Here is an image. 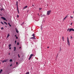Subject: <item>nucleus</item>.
Instances as JSON below:
<instances>
[{"label":"nucleus","mask_w":74,"mask_h":74,"mask_svg":"<svg viewBox=\"0 0 74 74\" xmlns=\"http://www.w3.org/2000/svg\"><path fill=\"white\" fill-rule=\"evenodd\" d=\"M16 5L17 6V12H18V14H19V10H18V1H17L16 2Z\"/></svg>","instance_id":"nucleus-1"},{"label":"nucleus","mask_w":74,"mask_h":74,"mask_svg":"<svg viewBox=\"0 0 74 74\" xmlns=\"http://www.w3.org/2000/svg\"><path fill=\"white\" fill-rule=\"evenodd\" d=\"M51 12V10L48 11L47 12V15H50Z\"/></svg>","instance_id":"nucleus-2"},{"label":"nucleus","mask_w":74,"mask_h":74,"mask_svg":"<svg viewBox=\"0 0 74 74\" xmlns=\"http://www.w3.org/2000/svg\"><path fill=\"white\" fill-rule=\"evenodd\" d=\"M32 36H33V37H32L31 38H33V39H34V40H36V38H35V35H34V34H33Z\"/></svg>","instance_id":"nucleus-3"},{"label":"nucleus","mask_w":74,"mask_h":74,"mask_svg":"<svg viewBox=\"0 0 74 74\" xmlns=\"http://www.w3.org/2000/svg\"><path fill=\"white\" fill-rule=\"evenodd\" d=\"M67 41L68 42V44L69 45H70V42L69 41V38L68 37L67 38Z\"/></svg>","instance_id":"nucleus-4"},{"label":"nucleus","mask_w":74,"mask_h":74,"mask_svg":"<svg viewBox=\"0 0 74 74\" xmlns=\"http://www.w3.org/2000/svg\"><path fill=\"white\" fill-rule=\"evenodd\" d=\"M8 59L5 60H4L2 61V63H4V62H7V61H8Z\"/></svg>","instance_id":"nucleus-5"},{"label":"nucleus","mask_w":74,"mask_h":74,"mask_svg":"<svg viewBox=\"0 0 74 74\" xmlns=\"http://www.w3.org/2000/svg\"><path fill=\"white\" fill-rule=\"evenodd\" d=\"M71 31H73V32H74V29L73 28L69 29V32H70Z\"/></svg>","instance_id":"nucleus-6"},{"label":"nucleus","mask_w":74,"mask_h":74,"mask_svg":"<svg viewBox=\"0 0 74 74\" xmlns=\"http://www.w3.org/2000/svg\"><path fill=\"white\" fill-rule=\"evenodd\" d=\"M33 56V55L31 54L30 56V57L29 58V60H30V59H31V58H32V56Z\"/></svg>","instance_id":"nucleus-7"},{"label":"nucleus","mask_w":74,"mask_h":74,"mask_svg":"<svg viewBox=\"0 0 74 74\" xmlns=\"http://www.w3.org/2000/svg\"><path fill=\"white\" fill-rule=\"evenodd\" d=\"M1 19H3V20H4V21H5V20H6V18L3 17H1Z\"/></svg>","instance_id":"nucleus-8"},{"label":"nucleus","mask_w":74,"mask_h":74,"mask_svg":"<svg viewBox=\"0 0 74 74\" xmlns=\"http://www.w3.org/2000/svg\"><path fill=\"white\" fill-rule=\"evenodd\" d=\"M27 6H25L23 8V10H25V8H27Z\"/></svg>","instance_id":"nucleus-9"},{"label":"nucleus","mask_w":74,"mask_h":74,"mask_svg":"<svg viewBox=\"0 0 74 74\" xmlns=\"http://www.w3.org/2000/svg\"><path fill=\"white\" fill-rule=\"evenodd\" d=\"M10 35V34H8V35L7 37V38H8Z\"/></svg>","instance_id":"nucleus-10"},{"label":"nucleus","mask_w":74,"mask_h":74,"mask_svg":"<svg viewBox=\"0 0 74 74\" xmlns=\"http://www.w3.org/2000/svg\"><path fill=\"white\" fill-rule=\"evenodd\" d=\"M16 29V33H19V32L18 31V30H17V29H16V28L15 29Z\"/></svg>","instance_id":"nucleus-11"},{"label":"nucleus","mask_w":74,"mask_h":74,"mask_svg":"<svg viewBox=\"0 0 74 74\" xmlns=\"http://www.w3.org/2000/svg\"><path fill=\"white\" fill-rule=\"evenodd\" d=\"M9 47H11V44H9L8 45Z\"/></svg>","instance_id":"nucleus-12"},{"label":"nucleus","mask_w":74,"mask_h":74,"mask_svg":"<svg viewBox=\"0 0 74 74\" xmlns=\"http://www.w3.org/2000/svg\"><path fill=\"white\" fill-rule=\"evenodd\" d=\"M67 17V16H66L64 18V20Z\"/></svg>","instance_id":"nucleus-13"},{"label":"nucleus","mask_w":74,"mask_h":74,"mask_svg":"<svg viewBox=\"0 0 74 74\" xmlns=\"http://www.w3.org/2000/svg\"><path fill=\"white\" fill-rule=\"evenodd\" d=\"M62 39L63 41H64V37H62Z\"/></svg>","instance_id":"nucleus-14"},{"label":"nucleus","mask_w":74,"mask_h":74,"mask_svg":"<svg viewBox=\"0 0 74 74\" xmlns=\"http://www.w3.org/2000/svg\"><path fill=\"white\" fill-rule=\"evenodd\" d=\"M14 51H15V50H16V47H14Z\"/></svg>","instance_id":"nucleus-15"},{"label":"nucleus","mask_w":74,"mask_h":74,"mask_svg":"<svg viewBox=\"0 0 74 74\" xmlns=\"http://www.w3.org/2000/svg\"><path fill=\"white\" fill-rule=\"evenodd\" d=\"M24 22L22 24H21V26H22L24 24Z\"/></svg>","instance_id":"nucleus-16"},{"label":"nucleus","mask_w":74,"mask_h":74,"mask_svg":"<svg viewBox=\"0 0 74 74\" xmlns=\"http://www.w3.org/2000/svg\"><path fill=\"white\" fill-rule=\"evenodd\" d=\"M18 56L19 58H20V56H19V54H18Z\"/></svg>","instance_id":"nucleus-17"},{"label":"nucleus","mask_w":74,"mask_h":74,"mask_svg":"<svg viewBox=\"0 0 74 74\" xmlns=\"http://www.w3.org/2000/svg\"><path fill=\"white\" fill-rule=\"evenodd\" d=\"M1 30H4V28L3 27L1 28Z\"/></svg>","instance_id":"nucleus-18"},{"label":"nucleus","mask_w":74,"mask_h":74,"mask_svg":"<svg viewBox=\"0 0 74 74\" xmlns=\"http://www.w3.org/2000/svg\"><path fill=\"white\" fill-rule=\"evenodd\" d=\"M25 74H29V72H27Z\"/></svg>","instance_id":"nucleus-19"},{"label":"nucleus","mask_w":74,"mask_h":74,"mask_svg":"<svg viewBox=\"0 0 74 74\" xmlns=\"http://www.w3.org/2000/svg\"><path fill=\"white\" fill-rule=\"evenodd\" d=\"M12 61V59L10 60V62H11Z\"/></svg>","instance_id":"nucleus-20"},{"label":"nucleus","mask_w":74,"mask_h":74,"mask_svg":"<svg viewBox=\"0 0 74 74\" xmlns=\"http://www.w3.org/2000/svg\"><path fill=\"white\" fill-rule=\"evenodd\" d=\"M1 23L2 24V25H4V23H3V22H1Z\"/></svg>","instance_id":"nucleus-21"},{"label":"nucleus","mask_w":74,"mask_h":74,"mask_svg":"<svg viewBox=\"0 0 74 74\" xmlns=\"http://www.w3.org/2000/svg\"><path fill=\"white\" fill-rule=\"evenodd\" d=\"M69 30H70V29H69V28H68V30H67V31H68V32L69 31Z\"/></svg>","instance_id":"nucleus-22"},{"label":"nucleus","mask_w":74,"mask_h":74,"mask_svg":"<svg viewBox=\"0 0 74 74\" xmlns=\"http://www.w3.org/2000/svg\"><path fill=\"white\" fill-rule=\"evenodd\" d=\"M41 9H42V8H39V9L40 10H41Z\"/></svg>","instance_id":"nucleus-23"},{"label":"nucleus","mask_w":74,"mask_h":74,"mask_svg":"<svg viewBox=\"0 0 74 74\" xmlns=\"http://www.w3.org/2000/svg\"><path fill=\"white\" fill-rule=\"evenodd\" d=\"M71 38H73V37H72V36H71Z\"/></svg>","instance_id":"nucleus-24"},{"label":"nucleus","mask_w":74,"mask_h":74,"mask_svg":"<svg viewBox=\"0 0 74 74\" xmlns=\"http://www.w3.org/2000/svg\"><path fill=\"white\" fill-rule=\"evenodd\" d=\"M1 71H1H3V70L1 69V71Z\"/></svg>","instance_id":"nucleus-25"},{"label":"nucleus","mask_w":74,"mask_h":74,"mask_svg":"<svg viewBox=\"0 0 74 74\" xmlns=\"http://www.w3.org/2000/svg\"><path fill=\"white\" fill-rule=\"evenodd\" d=\"M70 17L71 18H73V17L71 16H70Z\"/></svg>","instance_id":"nucleus-26"},{"label":"nucleus","mask_w":74,"mask_h":74,"mask_svg":"<svg viewBox=\"0 0 74 74\" xmlns=\"http://www.w3.org/2000/svg\"><path fill=\"white\" fill-rule=\"evenodd\" d=\"M16 41L15 40V44H16Z\"/></svg>","instance_id":"nucleus-27"},{"label":"nucleus","mask_w":74,"mask_h":74,"mask_svg":"<svg viewBox=\"0 0 74 74\" xmlns=\"http://www.w3.org/2000/svg\"><path fill=\"white\" fill-rule=\"evenodd\" d=\"M2 10H3V9H1V11H2Z\"/></svg>","instance_id":"nucleus-28"},{"label":"nucleus","mask_w":74,"mask_h":74,"mask_svg":"<svg viewBox=\"0 0 74 74\" xmlns=\"http://www.w3.org/2000/svg\"><path fill=\"white\" fill-rule=\"evenodd\" d=\"M17 45H19V42H17Z\"/></svg>","instance_id":"nucleus-29"},{"label":"nucleus","mask_w":74,"mask_h":74,"mask_svg":"<svg viewBox=\"0 0 74 74\" xmlns=\"http://www.w3.org/2000/svg\"><path fill=\"white\" fill-rule=\"evenodd\" d=\"M17 18H18L19 17V15H17Z\"/></svg>","instance_id":"nucleus-30"},{"label":"nucleus","mask_w":74,"mask_h":74,"mask_svg":"<svg viewBox=\"0 0 74 74\" xmlns=\"http://www.w3.org/2000/svg\"><path fill=\"white\" fill-rule=\"evenodd\" d=\"M72 23H71L70 24L71 25H72Z\"/></svg>","instance_id":"nucleus-31"},{"label":"nucleus","mask_w":74,"mask_h":74,"mask_svg":"<svg viewBox=\"0 0 74 74\" xmlns=\"http://www.w3.org/2000/svg\"><path fill=\"white\" fill-rule=\"evenodd\" d=\"M11 49V47L9 48V49Z\"/></svg>","instance_id":"nucleus-32"},{"label":"nucleus","mask_w":74,"mask_h":74,"mask_svg":"<svg viewBox=\"0 0 74 74\" xmlns=\"http://www.w3.org/2000/svg\"><path fill=\"white\" fill-rule=\"evenodd\" d=\"M8 25H10V23H8Z\"/></svg>","instance_id":"nucleus-33"},{"label":"nucleus","mask_w":74,"mask_h":74,"mask_svg":"<svg viewBox=\"0 0 74 74\" xmlns=\"http://www.w3.org/2000/svg\"><path fill=\"white\" fill-rule=\"evenodd\" d=\"M4 23H5V24H6V23H6V22H4Z\"/></svg>","instance_id":"nucleus-34"},{"label":"nucleus","mask_w":74,"mask_h":74,"mask_svg":"<svg viewBox=\"0 0 74 74\" xmlns=\"http://www.w3.org/2000/svg\"><path fill=\"white\" fill-rule=\"evenodd\" d=\"M9 26L10 27H11V25H10V24L9 25Z\"/></svg>","instance_id":"nucleus-35"},{"label":"nucleus","mask_w":74,"mask_h":74,"mask_svg":"<svg viewBox=\"0 0 74 74\" xmlns=\"http://www.w3.org/2000/svg\"><path fill=\"white\" fill-rule=\"evenodd\" d=\"M16 39H18V37H16Z\"/></svg>","instance_id":"nucleus-36"},{"label":"nucleus","mask_w":74,"mask_h":74,"mask_svg":"<svg viewBox=\"0 0 74 74\" xmlns=\"http://www.w3.org/2000/svg\"><path fill=\"white\" fill-rule=\"evenodd\" d=\"M16 64L17 65L18 64V62H16Z\"/></svg>","instance_id":"nucleus-37"},{"label":"nucleus","mask_w":74,"mask_h":74,"mask_svg":"<svg viewBox=\"0 0 74 74\" xmlns=\"http://www.w3.org/2000/svg\"><path fill=\"white\" fill-rule=\"evenodd\" d=\"M10 67L11 66H12V64H11V65H10Z\"/></svg>","instance_id":"nucleus-38"},{"label":"nucleus","mask_w":74,"mask_h":74,"mask_svg":"<svg viewBox=\"0 0 74 74\" xmlns=\"http://www.w3.org/2000/svg\"><path fill=\"white\" fill-rule=\"evenodd\" d=\"M21 47H20L19 49H21Z\"/></svg>","instance_id":"nucleus-39"},{"label":"nucleus","mask_w":74,"mask_h":74,"mask_svg":"<svg viewBox=\"0 0 74 74\" xmlns=\"http://www.w3.org/2000/svg\"><path fill=\"white\" fill-rule=\"evenodd\" d=\"M8 54H9V55H10V53H8Z\"/></svg>","instance_id":"nucleus-40"},{"label":"nucleus","mask_w":74,"mask_h":74,"mask_svg":"<svg viewBox=\"0 0 74 74\" xmlns=\"http://www.w3.org/2000/svg\"><path fill=\"white\" fill-rule=\"evenodd\" d=\"M15 37H16V35H15Z\"/></svg>","instance_id":"nucleus-41"},{"label":"nucleus","mask_w":74,"mask_h":74,"mask_svg":"<svg viewBox=\"0 0 74 74\" xmlns=\"http://www.w3.org/2000/svg\"><path fill=\"white\" fill-rule=\"evenodd\" d=\"M49 47H48L47 48H49Z\"/></svg>","instance_id":"nucleus-42"},{"label":"nucleus","mask_w":74,"mask_h":74,"mask_svg":"<svg viewBox=\"0 0 74 74\" xmlns=\"http://www.w3.org/2000/svg\"><path fill=\"white\" fill-rule=\"evenodd\" d=\"M6 24L7 25H8V24H7V23H6Z\"/></svg>","instance_id":"nucleus-43"},{"label":"nucleus","mask_w":74,"mask_h":74,"mask_svg":"<svg viewBox=\"0 0 74 74\" xmlns=\"http://www.w3.org/2000/svg\"><path fill=\"white\" fill-rule=\"evenodd\" d=\"M1 73V71H0V73Z\"/></svg>","instance_id":"nucleus-44"},{"label":"nucleus","mask_w":74,"mask_h":74,"mask_svg":"<svg viewBox=\"0 0 74 74\" xmlns=\"http://www.w3.org/2000/svg\"><path fill=\"white\" fill-rule=\"evenodd\" d=\"M0 15L1 16H2V15H1V14H0Z\"/></svg>","instance_id":"nucleus-45"},{"label":"nucleus","mask_w":74,"mask_h":74,"mask_svg":"<svg viewBox=\"0 0 74 74\" xmlns=\"http://www.w3.org/2000/svg\"><path fill=\"white\" fill-rule=\"evenodd\" d=\"M6 21H7V20H6Z\"/></svg>","instance_id":"nucleus-46"},{"label":"nucleus","mask_w":74,"mask_h":74,"mask_svg":"<svg viewBox=\"0 0 74 74\" xmlns=\"http://www.w3.org/2000/svg\"><path fill=\"white\" fill-rule=\"evenodd\" d=\"M19 0V1H21V0Z\"/></svg>","instance_id":"nucleus-47"},{"label":"nucleus","mask_w":74,"mask_h":74,"mask_svg":"<svg viewBox=\"0 0 74 74\" xmlns=\"http://www.w3.org/2000/svg\"><path fill=\"white\" fill-rule=\"evenodd\" d=\"M38 15H39V14H38Z\"/></svg>","instance_id":"nucleus-48"},{"label":"nucleus","mask_w":74,"mask_h":74,"mask_svg":"<svg viewBox=\"0 0 74 74\" xmlns=\"http://www.w3.org/2000/svg\"><path fill=\"white\" fill-rule=\"evenodd\" d=\"M58 56V55H57V56Z\"/></svg>","instance_id":"nucleus-49"},{"label":"nucleus","mask_w":74,"mask_h":74,"mask_svg":"<svg viewBox=\"0 0 74 74\" xmlns=\"http://www.w3.org/2000/svg\"><path fill=\"white\" fill-rule=\"evenodd\" d=\"M73 13H74V12H73Z\"/></svg>","instance_id":"nucleus-50"},{"label":"nucleus","mask_w":74,"mask_h":74,"mask_svg":"<svg viewBox=\"0 0 74 74\" xmlns=\"http://www.w3.org/2000/svg\"><path fill=\"white\" fill-rule=\"evenodd\" d=\"M0 64H1V63L0 62Z\"/></svg>","instance_id":"nucleus-51"},{"label":"nucleus","mask_w":74,"mask_h":74,"mask_svg":"<svg viewBox=\"0 0 74 74\" xmlns=\"http://www.w3.org/2000/svg\"><path fill=\"white\" fill-rule=\"evenodd\" d=\"M33 6H34L33 5Z\"/></svg>","instance_id":"nucleus-52"}]
</instances>
